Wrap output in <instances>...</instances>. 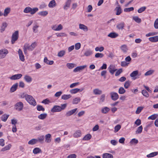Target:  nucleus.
<instances>
[{
    "label": "nucleus",
    "instance_id": "nucleus-1",
    "mask_svg": "<svg viewBox=\"0 0 158 158\" xmlns=\"http://www.w3.org/2000/svg\"><path fill=\"white\" fill-rule=\"evenodd\" d=\"M21 97L23 98H25L26 100L30 105L33 106L36 105V102L35 100L31 95L23 94L21 95Z\"/></svg>",
    "mask_w": 158,
    "mask_h": 158
},
{
    "label": "nucleus",
    "instance_id": "nucleus-2",
    "mask_svg": "<svg viewBox=\"0 0 158 158\" xmlns=\"http://www.w3.org/2000/svg\"><path fill=\"white\" fill-rule=\"evenodd\" d=\"M38 10V9L37 7H35L33 9L29 6L26 7L23 10V12L25 13H30L31 15H33Z\"/></svg>",
    "mask_w": 158,
    "mask_h": 158
},
{
    "label": "nucleus",
    "instance_id": "nucleus-3",
    "mask_svg": "<svg viewBox=\"0 0 158 158\" xmlns=\"http://www.w3.org/2000/svg\"><path fill=\"white\" fill-rule=\"evenodd\" d=\"M15 109L18 111L22 110L23 108L24 105L23 103L21 102H17L14 106Z\"/></svg>",
    "mask_w": 158,
    "mask_h": 158
},
{
    "label": "nucleus",
    "instance_id": "nucleus-4",
    "mask_svg": "<svg viewBox=\"0 0 158 158\" xmlns=\"http://www.w3.org/2000/svg\"><path fill=\"white\" fill-rule=\"evenodd\" d=\"M19 38V31H15L12 35L11 36V43L14 44Z\"/></svg>",
    "mask_w": 158,
    "mask_h": 158
},
{
    "label": "nucleus",
    "instance_id": "nucleus-5",
    "mask_svg": "<svg viewBox=\"0 0 158 158\" xmlns=\"http://www.w3.org/2000/svg\"><path fill=\"white\" fill-rule=\"evenodd\" d=\"M8 53V51L6 49H4L0 50V59L5 58Z\"/></svg>",
    "mask_w": 158,
    "mask_h": 158
},
{
    "label": "nucleus",
    "instance_id": "nucleus-6",
    "mask_svg": "<svg viewBox=\"0 0 158 158\" xmlns=\"http://www.w3.org/2000/svg\"><path fill=\"white\" fill-rule=\"evenodd\" d=\"M140 75L139 74V72L138 70H135L133 71L130 74L131 77H133L134 80L136 79V78H139V76Z\"/></svg>",
    "mask_w": 158,
    "mask_h": 158
},
{
    "label": "nucleus",
    "instance_id": "nucleus-7",
    "mask_svg": "<svg viewBox=\"0 0 158 158\" xmlns=\"http://www.w3.org/2000/svg\"><path fill=\"white\" fill-rule=\"evenodd\" d=\"M23 49L24 53L25 54H26L27 53V50L29 51H32L30 45L28 43L25 44L23 47Z\"/></svg>",
    "mask_w": 158,
    "mask_h": 158
},
{
    "label": "nucleus",
    "instance_id": "nucleus-8",
    "mask_svg": "<svg viewBox=\"0 0 158 158\" xmlns=\"http://www.w3.org/2000/svg\"><path fill=\"white\" fill-rule=\"evenodd\" d=\"M110 94L111 98L113 100L116 101L119 98V96L117 93L112 92H110Z\"/></svg>",
    "mask_w": 158,
    "mask_h": 158
},
{
    "label": "nucleus",
    "instance_id": "nucleus-9",
    "mask_svg": "<svg viewBox=\"0 0 158 158\" xmlns=\"http://www.w3.org/2000/svg\"><path fill=\"white\" fill-rule=\"evenodd\" d=\"M108 69L111 74H113L114 72L117 70V69H115V66L113 64L110 65L108 68Z\"/></svg>",
    "mask_w": 158,
    "mask_h": 158
},
{
    "label": "nucleus",
    "instance_id": "nucleus-10",
    "mask_svg": "<svg viewBox=\"0 0 158 158\" xmlns=\"http://www.w3.org/2000/svg\"><path fill=\"white\" fill-rule=\"evenodd\" d=\"M60 106H59L55 105L51 109V112L54 113L56 112H60L61 111Z\"/></svg>",
    "mask_w": 158,
    "mask_h": 158
},
{
    "label": "nucleus",
    "instance_id": "nucleus-11",
    "mask_svg": "<svg viewBox=\"0 0 158 158\" xmlns=\"http://www.w3.org/2000/svg\"><path fill=\"white\" fill-rule=\"evenodd\" d=\"M22 76L21 74H18L12 76L10 77V78L12 80H15L19 79Z\"/></svg>",
    "mask_w": 158,
    "mask_h": 158
},
{
    "label": "nucleus",
    "instance_id": "nucleus-12",
    "mask_svg": "<svg viewBox=\"0 0 158 158\" xmlns=\"http://www.w3.org/2000/svg\"><path fill=\"white\" fill-rule=\"evenodd\" d=\"M19 56L20 60L23 62L25 60L24 56L23 54L22 50L19 49L18 51Z\"/></svg>",
    "mask_w": 158,
    "mask_h": 158
},
{
    "label": "nucleus",
    "instance_id": "nucleus-13",
    "mask_svg": "<svg viewBox=\"0 0 158 158\" xmlns=\"http://www.w3.org/2000/svg\"><path fill=\"white\" fill-rule=\"evenodd\" d=\"M77 108H75L67 111L65 115L66 117L69 116L74 114L77 110Z\"/></svg>",
    "mask_w": 158,
    "mask_h": 158
},
{
    "label": "nucleus",
    "instance_id": "nucleus-14",
    "mask_svg": "<svg viewBox=\"0 0 158 158\" xmlns=\"http://www.w3.org/2000/svg\"><path fill=\"white\" fill-rule=\"evenodd\" d=\"M52 28L54 31H60L62 29L63 26L61 24H59L58 26L55 25L53 26Z\"/></svg>",
    "mask_w": 158,
    "mask_h": 158
},
{
    "label": "nucleus",
    "instance_id": "nucleus-15",
    "mask_svg": "<svg viewBox=\"0 0 158 158\" xmlns=\"http://www.w3.org/2000/svg\"><path fill=\"white\" fill-rule=\"evenodd\" d=\"M71 0H67L65 3V5L64 6L63 8L65 10H67L70 7Z\"/></svg>",
    "mask_w": 158,
    "mask_h": 158
},
{
    "label": "nucleus",
    "instance_id": "nucleus-16",
    "mask_svg": "<svg viewBox=\"0 0 158 158\" xmlns=\"http://www.w3.org/2000/svg\"><path fill=\"white\" fill-rule=\"evenodd\" d=\"M86 67V65H84L78 66L75 68L73 70L74 72H77L85 69Z\"/></svg>",
    "mask_w": 158,
    "mask_h": 158
},
{
    "label": "nucleus",
    "instance_id": "nucleus-17",
    "mask_svg": "<svg viewBox=\"0 0 158 158\" xmlns=\"http://www.w3.org/2000/svg\"><path fill=\"white\" fill-rule=\"evenodd\" d=\"M18 84L17 83L13 85L10 89V92L11 93L14 92L17 89Z\"/></svg>",
    "mask_w": 158,
    "mask_h": 158
},
{
    "label": "nucleus",
    "instance_id": "nucleus-18",
    "mask_svg": "<svg viewBox=\"0 0 158 158\" xmlns=\"http://www.w3.org/2000/svg\"><path fill=\"white\" fill-rule=\"evenodd\" d=\"M125 23L124 22H122L116 25V27L119 30H122L124 27Z\"/></svg>",
    "mask_w": 158,
    "mask_h": 158
},
{
    "label": "nucleus",
    "instance_id": "nucleus-19",
    "mask_svg": "<svg viewBox=\"0 0 158 158\" xmlns=\"http://www.w3.org/2000/svg\"><path fill=\"white\" fill-rule=\"evenodd\" d=\"M118 36V34L114 32H112L109 33L108 35V36L112 38H114L117 37Z\"/></svg>",
    "mask_w": 158,
    "mask_h": 158
},
{
    "label": "nucleus",
    "instance_id": "nucleus-20",
    "mask_svg": "<svg viewBox=\"0 0 158 158\" xmlns=\"http://www.w3.org/2000/svg\"><path fill=\"white\" fill-rule=\"evenodd\" d=\"M149 40L152 42H156L158 41V36L149 37L148 39Z\"/></svg>",
    "mask_w": 158,
    "mask_h": 158
},
{
    "label": "nucleus",
    "instance_id": "nucleus-21",
    "mask_svg": "<svg viewBox=\"0 0 158 158\" xmlns=\"http://www.w3.org/2000/svg\"><path fill=\"white\" fill-rule=\"evenodd\" d=\"M83 89H80L78 88H75L72 89L70 90V92L71 94H75L77 93L78 92H81L83 90Z\"/></svg>",
    "mask_w": 158,
    "mask_h": 158
},
{
    "label": "nucleus",
    "instance_id": "nucleus-22",
    "mask_svg": "<svg viewBox=\"0 0 158 158\" xmlns=\"http://www.w3.org/2000/svg\"><path fill=\"white\" fill-rule=\"evenodd\" d=\"M81 135V133L80 130H77L73 134V136L75 138L80 137Z\"/></svg>",
    "mask_w": 158,
    "mask_h": 158
},
{
    "label": "nucleus",
    "instance_id": "nucleus-23",
    "mask_svg": "<svg viewBox=\"0 0 158 158\" xmlns=\"http://www.w3.org/2000/svg\"><path fill=\"white\" fill-rule=\"evenodd\" d=\"M45 142L47 143H49L51 141V135L50 134H48L45 135Z\"/></svg>",
    "mask_w": 158,
    "mask_h": 158
},
{
    "label": "nucleus",
    "instance_id": "nucleus-24",
    "mask_svg": "<svg viewBox=\"0 0 158 158\" xmlns=\"http://www.w3.org/2000/svg\"><path fill=\"white\" fill-rule=\"evenodd\" d=\"M115 10L116 11V14L117 15H119L122 13L121 8L119 5H118V7H117L115 8Z\"/></svg>",
    "mask_w": 158,
    "mask_h": 158
},
{
    "label": "nucleus",
    "instance_id": "nucleus-25",
    "mask_svg": "<svg viewBox=\"0 0 158 158\" xmlns=\"http://www.w3.org/2000/svg\"><path fill=\"white\" fill-rule=\"evenodd\" d=\"M56 5V4L55 0L51 1L48 4V6L50 8H53Z\"/></svg>",
    "mask_w": 158,
    "mask_h": 158
},
{
    "label": "nucleus",
    "instance_id": "nucleus-26",
    "mask_svg": "<svg viewBox=\"0 0 158 158\" xmlns=\"http://www.w3.org/2000/svg\"><path fill=\"white\" fill-rule=\"evenodd\" d=\"M44 62L48 64L51 65L54 63L53 60H49L48 59L47 57H45L44 59Z\"/></svg>",
    "mask_w": 158,
    "mask_h": 158
},
{
    "label": "nucleus",
    "instance_id": "nucleus-27",
    "mask_svg": "<svg viewBox=\"0 0 158 158\" xmlns=\"http://www.w3.org/2000/svg\"><path fill=\"white\" fill-rule=\"evenodd\" d=\"M24 79L27 82H30L32 81V78L30 76L27 75H26L25 76Z\"/></svg>",
    "mask_w": 158,
    "mask_h": 158
},
{
    "label": "nucleus",
    "instance_id": "nucleus-28",
    "mask_svg": "<svg viewBox=\"0 0 158 158\" xmlns=\"http://www.w3.org/2000/svg\"><path fill=\"white\" fill-rule=\"evenodd\" d=\"M79 27L80 29L83 30L84 31H87L88 30L87 27L84 24H80Z\"/></svg>",
    "mask_w": 158,
    "mask_h": 158
},
{
    "label": "nucleus",
    "instance_id": "nucleus-29",
    "mask_svg": "<svg viewBox=\"0 0 158 158\" xmlns=\"http://www.w3.org/2000/svg\"><path fill=\"white\" fill-rule=\"evenodd\" d=\"M103 158H113V156L110 154L105 153L103 154Z\"/></svg>",
    "mask_w": 158,
    "mask_h": 158
},
{
    "label": "nucleus",
    "instance_id": "nucleus-30",
    "mask_svg": "<svg viewBox=\"0 0 158 158\" xmlns=\"http://www.w3.org/2000/svg\"><path fill=\"white\" fill-rule=\"evenodd\" d=\"M81 100L80 97H78L75 98L73 99L72 103L73 104H77L80 102Z\"/></svg>",
    "mask_w": 158,
    "mask_h": 158
},
{
    "label": "nucleus",
    "instance_id": "nucleus-31",
    "mask_svg": "<svg viewBox=\"0 0 158 158\" xmlns=\"http://www.w3.org/2000/svg\"><path fill=\"white\" fill-rule=\"evenodd\" d=\"M33 152L34 154H37L42 152V151L40 148H35L33 150Z\"/></svg>",
    "mask_w": 158,
    "mask_h": 158
},
{
    "label": "nucleus",
    "instance_id": "nucleus-32",
    "mask_svg": "<svg viewBox=\"0 0 158 158\" xmlns=\"http://www.w3.org/2000/svg\"><path fill=\"white\" fill-rule=\"evenodd\" d=\"M7 26V24L6 22H4L2 23L0 29L1 32H2L5 31Z\"/></svg>",
    "mask_w": 158,
    "mask_h": 158
},
{
    "label": "nucleus",
    "instance_id": "nucleus-33",
    "mask_svg": "<svg viewBox=\"0 0 158 158\" xmlns=\"http://www.w3.org/2000/svg\"><path fill=\"white\" fill-rule=\"evenodd\" d=\"M120 48L122 51L124 53H126L128 50L127 46L125 44H124L121 46L120 47Z\"/></svg>",
    "mask_w": 158,
    "mask_h": 158
},
{
    "label": "nucleus",
    "instance_id": "nucleus-34",
    "mask_svg": "<svg viewBox=\"0 0 158 158\" xmlns=\"http://www.w3.org/2000/svg\"><path fill=\"white\" fill-rule=\"evenodd\" d=\"M9 115L6 114L3 115L1 117V119L2 121L5 122L8 118Z\"/></svg>",
    "mask_w": 158,
    "mask_h": 158
},
{
    "label": "nucleus",
    "instance_id": "nucleus-35",
    "mask_svg": "<svg viewBox=\"0 0 158 158\" xmlns=\"http://www.w3.org/2000/svg\"><path fill=\"white\" fill-rule=\"evenodd\" d=\"M37 142V139H33L28 141V144L30 145H34Z\"/></svg>",
    "mask_w": 158,
    "mask_h": 158
},
{
    "label": "nucleus",
    "instance_id": "nucleus-36",
    "mask_svg": "<svg viewBox=\"0 0 158 158\" xmlns=\"http://www.w3.org/2000/svg\"><path fill=\"white\" fill-rule=\"evenodd\" d=\"M94 93L96 95H100L102 93V91L98 89H96L93 90Z\"/></svg>",
    "mask_w": 158,
    "mask_h": 158
},
{
    "label": "nucleus",
    "instance_id": "nucleus-37",
    "mask_svg": "<svg viewBox=\"0 0 158 158\" xmlns=\"http://www.w3.org/2000/svg\"><path fill=\"white\" fill-rule=\"evenodd\" d=\"M47 116V114L46 113L41 114L38 116L39 118L43 120L45 119Z\"/></svg>",
    "mask_w": 158,
    "mask_h": 158
},
{
    "label": "nucleus",
    "instance_id": "nucleus-38",
    "mask_svg": "<svg viewBox=\"0 0 158 158\" xmlns=\"http://www.w3.org/2000/svg\"><path fill=\"white\" fill-rule=\"evenodd\" d=\"M110 110V109L107 107H105L102 108L101 110V112L102 113L106 114Z\"/></svg>",
    "mask_w": 158,
    "mask_h": 158
},
{
    "label": "nucleus",
    "instance_id": "nucleus-39",
    "mask_svg": "<svg viewBox=\"0 0 158 158\" xmlns=\"http://www.w3.org/2000/svg\"><path fill=\"white\" fill-rule=\"evenodd\" d=\"M71 95L70 94H64L61 97V99L63 100H67L71 97Z\"/></svg>",
    "mask_w": 158,
    "mask_h": 158
},
{
    "label": "nucleus",
    "instance_id": "nucleus-40",
    "mask_svg": "<svg viewBox=\"0 0 158 158\" xmlns=\"http://www.w3.org/2000/svg\"><path fill=\"white\" fill-rule=\"evenodd\" d=\"M10 8L8 7L6 8L4 11L3 15L4 16H6L10 12Z\"/></svg>",
    "mask_w": 158,
    "mask_h": 158
},
{
    "label": "nucleus",
    "instance_id": "nucleus-41",
    "mask_svg": "<svg viewBox=\"0 0 158 158\" xmlns=\"http://www.w3.org/2000/svg\"><path fill=\"white\" fill-rule=\"evenodd\" d=\"M91 135L90 134H87L83 137V140H88L91 138Z\"/></svg>",
    "mask_w": 158,
    "mask_h": 158
},
{
    "label": "nucleus",
    "instance_id": "nucleus-42",
    "mask_svg": "<svg viewBox=\"0 0 158 158\" xmlns=\"http://www.w3.org/2000/svg\"><path fill=\"white\" fill-rule=\"evenodd\" d=\"M158 154V152H153L147 155V157L148 158L153 157Z\"/></svg>",
    "mask_w": 158,
    "mask_h": 158
},
{
    "label": "nucleus",
    "instance_id": "nucleus-43",
    "mask_svg": "<svg viewBox=\"0 0 158 158\" xmlns=\"http://www.w3.org/2000/svg\"><path fill=\"white\" fill-rule=\"evenodd\" d=\"M11 146V144H9L8 145L5 146L4 148H2L1 150V151L4 152L5 151L9 150Z\"/></svg>",
    "mask_w": 158,
    "mask_h": 158
},
{
    "label": "nucleus",
    "instance_id": "nucleus-44",
    "mask_svg": "<svg viewBox=\"0 0 158 158\" xmlns=\"http://www.w3.org/2000/svg\"><path fill=\"white\" fill-rule=\"evenodd\" d=\"M133 19L137 23H139L141 22V20L138 16H135L133 17Z\"/></svg>",
    "mask_w": 158,
    "mask_h": 158
},
{
    "label": "nucleus",
    "instance_id": "nucleus-45",
    "mask_svg": "<svg viewBox=\"0 0 158 158\" xmlns=\"http://www.w3.org/2000/svg\"><path fill=\"white\" fill-rule=\"evenodd\" d=\"M142 93L144 97L146 98H148L149 96V94L145 90H143L142 91Z\"/></svg>",
    "mask_w": 158,
    "mask_h": 158
},
{
    "label": "nucleus",
    "instance_id": "nucleus-46",
    "mask_svg": "<svg viewBox=\"0 0 158 158\" xmlns=\"http://www.w3.org/2000/svg\"><path fill=\"white\" fill-rule=\"evenodd\" d=\"M37 142H39L42 143H43V141L44 139V135H42L38 137L37 139Z\"/></svg>",
    "mask_w": 158,
    "mask_h": 158
},
{
    "label": "nucleus",
    "instance_id": "nucleus-47",
    "mask_svg": "<svg viewBox=\"0 0 158 158\" xmlns=\"http://www.w3.org/2000/svg\"><path fill=\"white\" fill-rule=\"evenodd\" d=\"M37 109L38 111H44L45 110V109L42 106L38 105L37 106Z\"/></svg>",
    "mask_w": 158,
    "mask_h": 158
},
{
    "label": "nucleus",
    "instance_id": "nucleus-48",
    "mask_svg": "<svg viewBox=\"0 0 158 158\" xmlns=\"http://www.w3.org/2000/svg\"><path fill=\"white\" fill-rule=\"evenodd\" d=\"M126 92V90L123 87H120L118 90V93L120 94H124Z\"/></svg>",
    "mask_w": 158,
    "mask_h": 158
},
{
    "label": "nucleus",
    "instance_id": "nucleus-49",
    "mask_svg": "<svg viewBox=\"0 0 158 158\" xmlns=\"http://www.w3.org/2000/svg\"><path fill=\"white\" fill-rule=\"evenodd\" d=\"M93 53L92 51L90 50L86 51L84 53V55L86 56H89L91 55Z\"/></svg>",
    "mask_w": 158,
    "mask_h": 158
},
{
    "label": "nucleus",
    "instance_id": "nucleus-50",
    "mask_svg": "<svg viewBox=\"0 0 158 158\" xmlns=\"http://www.w3.org/2000/svg\"><path fill=\"white\" fill-rule=\"evenodd\" d=\"M104 56V55L102 53H96L95 55V57L96 58H102Z\"/></svg>",
    "mask_w": 158,
    "mask_h": 158
},
{
    "label": "nucleus",
    "instance_id": "nucleus-51",
    "mask_svg": "<svg viewBox=\"0 0 158 158\" xmlns=\"http://www.w3.org/2000/svg\"><path fill=\"white\" fill-rule=\"evenodd\" d=\"M146 9V6L142 7L138 10V12L139 13H141L145 11Z\"/></svg>",
    "mask_w": 158,
    "mask_h": 158
},
{
    "label": "nucleus",
    "instance_id": "nucleus-52",
    "mask_svg": "<svg viewBox=\"0 0 158 158\" xmlns=\"http://www.w3.org/2000/svg\"><path fill=\"white\" fill-rule=\"evenodd\" d=\"M143 130V127L142 126H140L138 127L136 131V133L139 134L142 132Z\"/></svg>",
    "mask_w": 158,
    "mask_h": 158
},
{
    "label": "nucleus",
    "instance_id": "nucleus-53",
    "mask_svg": "<svg viewBox=\"0 0 158 158\" xmlns=\"http://www.w3.org/2000/svg\"><path fill=\"white\" fill-rule=\"evenodd\" d=\"M65 54V51L64 50H62L60 51L58 54V56L59 57H62Z\"/></svg>",
    "mask_w": 158,
    "mask_h": 158
},
{
    "label": "nucleus",
    "instance_id": "nucleus-54",
    "mask_svg": "<svg viewBox=\"0 0 158 158\" xmlns=\"http://www.w3.org/2000/svg\"><path fill=\"white\" fill-rule=\"evenodd\" d=\"M48 14V12L47 11H42L39 12L38 13V14L39 15L43 16H45Z\"/></svg>",
    "mask_w": 158,
    "mask_h": 158
},
{
    "label": "nucleus",
    "instance_id": "nucleus-55",
    "mask_svg": "<svg viewBox=\"0 0 158 158\" xmlns=\"http://www.w3.org/2000/svg\"><path fill=\"white\" fill-rule=\"evenodd\" d=\"M154 70H150L147 71L145 74L144 75L146 76L150 75L152 74L154 72Z\"/></svg>",
    "mask_w": 158,
    "mask_h": 158
},
{
    "label": "nucleus",
    "instance_id": "nucleus-56",
    "mask_svg": "<svg viewBox=\"0 0 158 158\" xmlns=\"http://www.w3.org/2000/svg\"><path fill=\"white\" fill-rule=\"evenodd\" d=\"M131 83V82L129 81H126L124 84V87L126 89L128 88L130 86Z\"/></svg>",
    "mask_w": 158,
    "mask_h": 158
},
{
    "label": "nucleus",
    "instance_id": "nucleus-57",
    "mask_svg": "<svg viewBox=\"0 0 158 158\" xmlns=\"http://www.w3.org/2000/svg\"><path fill=\"white\" fill-rule=\"evenodd\" d=\"M37 43L36 42H35L32 43L30 45L32 51H33L35 48L37 46Z\"/></svg>",
    "mask_w": 158,
    "mask_h": 158
},
{
    "label": "nucleus",
    "instance_id": "nucleus-58",
    "mask_svg": "<svg viewBox=\"0 0 158 158\" xmlns=\"http://www.w3.org/2000/svg\"><path fill=\"white\" fill-rule=\"evenodd\" d=\"M143 109V107L141 106L138 107L135 112V113L137 114H139L140 113Z\"/></svg>",
    "mask_w": 158,
    "mask_h": 158
},
{
    "label": "nucleus",
    "instance_id": "nucleus-59",
    "mask_svg": "<svg viewBox=\"0 0 158 158\" xmlns=\"http://www.w3.org/2000/svg\"><path fill=\"white\" fill-rule=\"evenodd\" d=\"M121 128V126L119 124L117 125L114 127V132H118Z\"/></svg>",
    "mask_w": 158,
    "mask_h": 158
},
{
    "label": "nucleus",
    "instance_id": "nucleus-60",
    "mask_svg": "<svg viewBox=\"0 0 158 158\" xmlns=\"http://www.w3.org/2000/svg\"><path fill=\"white\" fill-rule=\"evenodd\" d=\"M134 8L133 7H131L128 8H125L124 10L125 12H130L133 10Z\"/></svg>",
    "mask_w": 158,
    "mask_h": 158
},
{
    "label": "nucleus",
    "instance_id": "nucleus-61",
    "mask_svg": "<svg viewBox=\"0 0 158 158\" xmlns=\"http://www.w3.org/2000/svg\"><path fill=\"white\" fill-rule=\"evenodd\" d=\"M123 71L122 69L121 68L120 69L116 72L115 74V76H117L119 75L120 74L123 72Z\"/></svg>",
    "mask_w": 158,
    "mask_h": 158
},
{
    "label": "nucleus",
    "instance_id": "nucleus-62",
    "mask_svg": "<svg viewBox=\"0 0 158 158\" xmlns=\"http://www.w3.org/2000/svg\"><path fill=\"white\" fill-rule=\"evenodd\" d=\"M157 32H150L147 34L146 35V36L147 37H149L151 36H152L155 35H157Z\"/></svg>",
    "mask_w": 158,
    "mask_h": 158
},
{
    "label": "nucleus",
    "instance_id": "nucleus-63",
    "mask_svg": "<svg viewBox=\"0 0 158 158\" xmlns=\"http://www.w3.org/2000/svg\"><path fill=\"white\" fill-rule=\"evenodd\" d=\"M66 66L69 69H72L74 66V64H73L69 63H68L66 64Z\"/></svg>",
    "mask_w": 158,
    "mask_h": 158
},
{
    "label": "nucleus",
    "instance_id": "nucleus-64",
    "mask_svg": "<svg viewBox=\"0 0 158 158\" xmlns=\"http://www.w3.org/2000/svg\"><path fill=\"white\" fill-rule=\"evenodd\" d=\"M154 27L156 29H158V18L154 22Z\"/></svg>",
    "mask_w": 158,
    "mask_h": 158
}]
</instances>
